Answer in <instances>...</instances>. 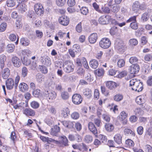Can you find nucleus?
Segmentation results:
<instances>
[{
	"label": "nucleus",
	"instance_id": "f3484780",
	"mask_svg": "<svg viewBox=\"0 0 152 152\" xmlns=\"http://www.w3.org/2000/svg\"><path fill=\"white\" fill-rule=\"evenodd\" d=\"M26 5L24 4L20 3L17 5V7L18 12L21 13H24L26 10Z\"/></svg>",
	"mask_w": 152,
	"mask_h": 152
},
{
	"label": "nucleus",
	"instance_id": "a878e982",
	"mask_svg": "<svg viewBox=\"0 0 152 152\" xmlns=\"http://www.w3.org/2000/svg\"><path fill=\"white\" fill-rule=\"evenodd\" d=\"M91 91L89 88H86L83 90V95L88 98H90L91 96Z\"/></svg>",
	"mask_w": 152,
	"mask_h": 152
},
{
	"label": "nucleus",
	"instance_id": "37998d69",
	"mask_svg": "<svg viewBox=\"0 0 152 152\" xmlns=\"http://www.w3.org/2000/svg\"><path fill=\"white\" fill-rule=\"evenodd\" d=\"M53 131V132L52 131L51 132V134L53 135H56V133L59 132L60 131V128L59 126H55L54 127V130Z\"/></svg>",
	"mask_w": 152,
	"mask_h": 152
},
{
	"label": "nucleus",
	"instance_id": "864d4df0",
	"mask_svg": "<svg viewBox=\"0 0 152 152\" xmlns=\"http://www.w3.org/2000/svg\"><path fill=\"white\" fill-rule=\"evenodd\" d=\"M94 121V124L98 127H100L101 124V120L99 118H94V120L91 119Z\"/></svg>",
	"mask_w": 152,
	"mask_h": 152
},
{
	"label": "nucleus",
	"instance_id": "6e6d98bb",
	"mask_svg": "<svg viewBox=\"0 0 152 152\" xmlns=\"http://www.w3.org/2000/svg\"><path fill=\"white\" fill-rule=\"evenodd\" d=\"M148 18L149 16L147 13L146 12L144 13L142 16L141 19H142L143 22L147 21Z\"/></svg>",
	"mask_w": 152,
	"mask_h": 152
},
{
	"label": "nucleus",
	"instance_id": "f03ea898",
	"mask_svg": "<svg viewBox=\"0 0 152 152\" xmlns=\"http://www.w3.org/2000/svg\"><path fill=\"white\" fill-rule=\"evenodd\" d=\"M20 79V77L19 75H17L15 79V84H14L13 80L11 78H9L6 81V85L7 88L8 90L12 89L14 86L15 88H16L18 86V84Z\"/></svg>",
	"mask_w": 152,
	"mask_h": 152
},
{
	"label": "nucleus",
	"instance_id": "680f3d73",
	"mask_svg": "<svg viewBox=\"0 0 152 152\" xmlns=\"http://www.w3.org/2000/svg\"><path fill=\"white\" fill-rule=\"evenodd\" d=\"M75 0H68L67 4L70 7L74 6L75 4Z\"/></svg>",
	"mask_w": 152,
	"mask_h": 152
},
{
	"label": "nucleus",
	"instance_id": "c85d7f7f",
	"mask_svg": "<svg viewBox=\"0 0 152 152\" xmlns=\"http://www.w3.org/2000/svg\"><path fill=\"white\" fill-rule=\"evenodd\" d=\"M106 130L108 132H112L114 129V127L113 125L110 123L106 124L105 125Z\"/></svg>",
	"mask_w": 152,
	"mask_h": 152
},
{
	"label": "nucleus",
	"instance_id": "58836bf2",
	"mask_svg": "<svg viewBox=\"0 0 152 152\" xmlns=\"http://www.w3.org/2000/svg\"><path fill=\"white\" fill-rule=\"evenodd\" d=\"M28 71L26 67H23L22 70L21 76L23 77H25L27 75Z\"/></svg>",
	"mask_w": 152,
	"mask_h": 152
},
{
	"label": "nucleus",
	"instance_id": "2eb2a0df",
	"mask_svg": "<svg viewBox=\"0 0 152 152\" xmlns=\"http://www.w3.org/2000/svg\"><path fill=\"white\" fill-rule=\"evenodd\" d=\"M98 38L97 34L94 33L91 34L88 37V41L90 43L94 44L96 42Z\"/></svg>",
	"mask_w": 152,
	"mask_h": 152
},
{
	"label": "nucleus",
	"instance_id": "09e8293b",
	"mask_svg": "<svg viewBox=\"0 0 152 152\" xmlns=\"http://www.w3.org/2000/svg\"><path fill=\"white\" fill-rule=\"evenodd\" d=\"M31 106L33 108L37 109L39 107V104L38 102L34 101L31 103Z\"/></svg>",
	"mask_w": 152,
	"mask_h": 152
},
{
	"label": "nucleus",
	"instance_id": "052dcab7",
	"mask_svg": "<svg viewBox=\"0 0 152 152\" xmlns=\"http://www.w3.org/2000/svg\"><path fill=\"white\" fill-rule=\"evenodd\" d=\"M144 148L146 152H152V147L149 145H145L144 146Z\"/></svg>",
	"mask_w": 152,
	"mask_h": 152
},
{
	"label": "nucleus",
	"instance_id": "338daca9",
	"mask_svg": "<svg viewBox=\"0 0 152 152\" xmlns=\"http://www.w3.org/2000/svg\"><path fill=\"white\" fill-rule=\"evenodd\" d=\"M28 105L27 103L25 102L24 103L23 102H21L20 103L18 104V106L20 107V109H21L22 108H24L27 107Z\"/></svg>",
	"mask_w": 152,
	"mask_h": 152
},
{
	"label": "nucleus",
	"instance_id": "e433bc0d",
	"mask_svg": "<svg viewBox=\"0 0 152 152\" xmlns=\"http://www.w3.org/2000/svg\"><path fill=\"white\" fill-rule=\"evenodd\" d=\"M96 71V75L99 77L103 76L104 74V70L102 68L98 69Z\"/></svg>",
	"mask_w": 152,
	"mask_h": 152
},
{
	"label": "nucleus",
	"instance_id": "13d9d810",
	"mask_svg": "<svg viewBox=\"0 0 152 152\" xmlns=\"http://www.w3.org/2000/svg\"><path fill=\"white\" fill-rule=\"evenodd\" d=\"M80 115L79 113L76 112L73 113L71 115V118L74 119H77L79 118Z\"/></svg>",
	"mask_w": 152,
	"mask_h": 152
},
{
	"label": "nucleus",
	"instance_id": "4468645a",
	"mask_svg": "<svg viewBox=\"0 0 152 152\" xmlns=\"http://www.w3.org/2000/svg\"><path fill=\"white\" fill-rule=\"evenodd\" d=\"M106 86L107 88L110 90L115 89L117 87L116 83L113 81H107L105 83Z\"/></svg>",
	"mask_w": 152,
	"mask_h": 152
},
{
	"label": "nucleus",
	"instance_id": "8fccbe9b",
	"mask_svg": "<svg viewBox=\"0 0 152 152\" xmlns=\"http://www.w3.org/2000/svg\"><path fill=\"white\" fill-rule=\"evenodd\" d=\"M125 63L124 60L122 59H119L117 62V65L119 67H122L124 66Z\"/></svg>",
	"mask_w": 152,
	"mask_h": 152
},
{
	"label": "nucleus",
	"instance_id": "603ef678",
	"mask_svg": "<svg viewBox=\"0 0 152 152\" xmlns=\"http://www.w3.org/2000/svg\"><path fill=\"white\" fill-rule=\"evenodd\" d=\"M7 24L6 23H3L0 25V32L4 31L6 28Z\"/></svg>",
	"mask_w": 152,
	"mask_h": 152
},
{
	"label": "nucleus",
	"instance_id": "c03bdc74",
	"mask_svg": "<svg viewBox=\"0 0 152 152\" xmlns=\"http://www.w3.org/2000/svg\"><path fill=\"white\" fill-rule=\"evenodd\" d=\"M127 116V114L125 112L123 111L121 113L119 117L120 120L123 121L125 120Z\"/></svg>",
	"mask_w": 152,
	"mask_h": 152
},
{
	"label": "nucleus",
	"instance_id": "bb28decb",
	"mask_svg": "<svg viewBox=\"0 0 152 152\" xmlns=\"http://www.w3.org/2000/svg\"><path fill=\"white\" fill-rule=\"evenodd\" d=\"M144 97L143 96H137L136 99V102L140 105L142 104L145 101Z\"/></svg>",
	"mask_w": 152,
	"mask_h": 152
},
{
	"label": "nucleus",
	"instance_id": "6ab92c4d",
	"mask_svg": "<svg viewBox=\"0 0 152 152\" xmlns=\"http://www.w3.org/2000/svg\"><path fill=\"white\" fill-rule=\"evenodd\" d=\"M109 16H102L100 17L99 19V23L102 24H106L108 23Z\"/></svg>",
	"mask_w": 152,
	"mask_h": 152
},
{
	"label": "nucleus",
	"instance_id": "39448f33",
	"mask_svg": "<svg viewBox=\"0 0 152 152\" xmlns=\"http://www.w3.org/2000/svg\"><path fill=\"white\" fill-rule=\"evenodd\" d=\"M145 7L144 4H141L139 1H136L134 2L132 6V9L134 12H137L140 10H142Z\"/></svg>",
	"mask_w": 152,
	"mask_h": 152
},
{
	"label": "nucleus",
	"instance_id": "3c124183",
	"mask_svg": "<svg viewBox=\"0 0 152 152\" xmlns=\"http://www.w3.org/2000/svg\"><path fill=\"white\" fill-rule=\"evenodd\" d=\"M40 90L38 89H34L32 92L33 95L36 97H38L39 96L40 94Z\"/></svg>",
	"mask_w": 152,
	"mask_h": 152
},
{
	"label": "nucleus",
	"instance_id": "5fc2aeb1",
	"mask_svg": "<svg viewBox=\"0 0 152 152\" xmlns=\"http://www.w3.org/2000/svg\"><path fill=\"white\" fill-rule=\"evenodd\" d=\"M2 59H1L0 67L1 69H3L4 66V61L6 60V56L4 55H2L1 56V58Z\"/></svg>",
	"mask_w": 152,
	"mask_h": 152
},
{
	"label": "nucleus",
	"instance_id": "2f4dec72",
	"mask_svg": "<svg viewBox=\"0 0 152 152\" xmlns=\"http://www.w3.org/2000/svg\"><path fill=\"white\" fill-rule=\"evenodd\" d=\"M138 59L136 56H132L129 58V62L133 64L138 63Z\"/></svg>",
	"mask_w": 152,
	"mask_h": 152
},
{
	"label": "nucleus",
	"instance_id": "f257e3e1",
	"mask_svg": "<svg viewBox=\"0 0 152 152\" xmlns=\"http://www.w3.org/2000/svg\"><path fill=\"white\" fill-rule=\"evenodd\" d=\"M129 86H132V89L138 92L141 91L143 87L142 83L137 79H132L129 81Z\"/></svg>",
	"mask_w": 152,
	"mask_h": 152
},
{
	"label": "nucleus",
	"instance_id": "0eeeda50",
	"mask_svg": "<svg viewBox=\"0 0 152 152\" xmlns=\"http://www.w3.org/2000/svg\"><path fill=\"white\" fill-rule=\"evenodd\" d=\"M34 9L38 15L40 16L43 15L44 13V8L41 4H36L34 6Z\"/></svg>",
	"mask_w": 152,
	"mask_h": 152
},
{
	"label": "nucleus",
	"instance_id": "423d86ee",
	"mask_svg": "<svg viewBox=\"0 0 152 152\" xmlns=\"http://www.w3.org/2000/svg\"><path fill=\"white\" fill-rule=\"evenodd\" d=\"M125 45L123 41L120 39H117L115 41L114 47L116 49L121 52L123 51L125 48Z\"/></svg>",
	"mask_w": 152,
	"mask_h": 152
},
{
	"label": "nucleus",
	"instance_id": "ea45409f",
	"mask_svg": "<svg viewBox=\"0 0 152 152\" xmlns=\"http://www.w3.org/2000/svg\"><path fill=\"white\" fill-rule=\"evenodd\" d=\"M84 140L86 142L90 143L92 141L93 137L91 136L90 135H87L85 136Z\"/></svg>",
	"mask_w": 152,
	"mask_h": 152
},
{
	"label": "nucleus",
	"instance_id": "ddd939ff",
	"mask_svg": "<svg viewBox=\"0 0 152 152\" xmlns=\"http://www.w3.org/2000/svg\"><path fill=\"white\" fill-rule=\"evenodd\" d=\"M88 128L89 130L95 135L97 134V130L94 124L92 122H90L88 124Z\"/></svg>",
	"mask_w": 152,
	"mask_h": 152
},
{
	"label": "nucleus",
	"instance_id": "6e6552de",
	"mask_svg": "<svg viewBox=\"0 0 152 152\" xmlns=\"http://www.w3.org/2000/svg\"><path fill=\"white\" fill-rule=\"evenodd\" d=\"M83 98L81 96L78 94H74L72 97V101L75 104H79L82 102Z\"/></svg>",
	"mask_w": 152,
	"mask_h": 152
},
{
	"label": "nucleus",
	"instance_id": "20e7f679",
	"mask_svg": "<svg viewBox=\"0 0 152 152\" xmlns=\"http://www.w3.org/2000/svg\"><path fill=\"white\" fill-rule=\"evenodd\" d=\"M111 42L110 39L105 37L102 38L99 42L100 46L104 49L108 48L110 46Z\"/></svg>",
	"mask_w": 152,
	"mask_h": 152
},
{
	"label": "nucleus",
	"instance_id": "72a5a7b5",
	"mask_svg": "<svg viewBox=\"0 0 152 152\" xmlns=\"http://www.w3.org/2000/svg\"><path fill=\"white\" fill-rule=\"evenodd\" d=\"M6 4L8 7H12L15 5L16 1L15 0H7Z\"/></svg>",
	"mask_w": 152,
	"mask_h": 152
},
{
	"label": "nucleus",
	"instance_id": "1a4fd4ad",
	"mask_svg": "<svg viewBox=\"0 0 152 152\" xmlns=\"http://www.w3.org/2000/svg\"><path fill=\"white\" fill-rule=\"evenodd\" d=\"M46 97L50 100L54 99L56 96V93L54 91H45L44 92Z\"/></svg>",
	"mask_w": 152,
	"mask_h": 152
},
{
	"label": "nucleus",
	"instance_id": "79ce46f5",
	"mask_svg": "<svg viewBox=\"0 0 152 152\" xmlns=\"http://www.w3.org/2000/svg\"><path fill=\"white\" fill-rule=\"evenodd\" d=\"M137 40L135 39H130L129 41V44L132 46H135L138 44Z\"/></svg>",
	"mask_w": 152,
	"mask_h": 152
},
{
	"label": "nucleus",
	"instance_id": "dca6fc26",
	"mask_svg": "<svg viewBox=\"0 0 152 152\" xmlns=\"http://www.w3.org/2000/svg\"><path fill=\"white\" fill-rule=\"evenodd\" d=\"M12 61L14 66L16 67H19L21 64L20 60L17 57H12Z\"/></svg>",
	"mask_w": 152,
	"mask_h": 152
},
{
	"label": "nucleus",
	"instance_id": "69168bd1",
	"mask_svg": "<svg viewBox=\"0 0 152 152\" xmlns=\"http://www.w3.org/2000/svg\"><path fill=\"white\" fill-rule=\"evenodd\" d=\"M130 27L134 29H137L138 28V26L136 22L131 23L130 24Z\"/></svg>",
	"mask_w": 152,
	"mask_h": 152
},
{
	"label": "nucleus",
	"instance_id": "cd10ccee",
	"mask_svg": "<svg viewBox=\"0 0 152 152\" xmlns=\"http://www.w3.org/2000/svg\"><path fill=\"white\" fill-rule=\"evenodd\" d=\"M90 66L92 68L95 69L98 66V63L97 60L93 59L90 61Z\"/></svg>",
	"mask_w": 152,
	"mask_h": 152
},
{
	"label": "nucleus",
	"instance_id": "a19ab883",
	"mask_svg": "<svg viewBox=\"0 0 152 152\" xmlns=\"http://www.w3.org/2000/svg\"><path fill=\"white\" fill-rule=\"evenodd\" d=\"M66 0H56L57 5L59 7H61L63 6L65 3Z\"/></svg>",
	"mask_w": 152,
	"mask_h": 152
},
{
	"label": "nucleus",
	"instance_id": "f8f14e48",
	"mask_svg": "<svg viewBox=\"0 0 152 152\" xmlns=\"http://www.w3.org/2000/svg\"><path fill=\"white\" fill-rule=\"evenodd\" d=\"M42 63L44 64L49 65L51 64L50 58L46 56H42L40 58Z\"/></svg>",
	"mask_w": 152,
	"mask_h": 152
},
{
	"label": "nucleus",
	"instance_id": "aec40b11",
	"mask_svg": "<svg viewBox=\"0 0 152 152\" xmlns=\"http://www.w3.org/2000/svg\"><path fill=\"white\" fill-rule=\"evenodd\" d=\"M63 125L66 127L72 129L73 128L74 124V122L69 121H64L62 122Z\"/></svg>",
	"mask_w": 152,
	"mask_h": 152
},
{
	"label": "nucleus",
	"instance_id": "4d7b16f0",
	"mask_svg": "<svg viewBox=\"0 0 152 152\" xmlns=\"http://www.w3.org/2000/svg\"><path fill=\"white\" fill-rule=\"evenodd\" d=\"M81 13L84 15H86L88 13V10L86 7H82L80 10Z\"/></svg>",
	"mask_w": 152,
	"mask_h": 152
},
{
	"label": "nucleus",
	"instance_id": "de8ad7c7",
	"mask_svg": "<svg viewBox=\"0 0 152 152\" xmlns=\"http://www.w3.org/2000/svg\"><path fill=\"white\" fill-rule=\"evenodd\" d=\"M144 59L147 62L150 61L152 60V55L150 54H147L144 57Z\"/></svg>",
	"mask_w": 152,
	"mask_h": 152
},
{
	"label": "nucleus",
	"instance_id": "9d476101",
	"mask_svg": "<svg viewBox=\"0 0 152 152\" xmlns=\"http://www.w3.org/2000/svg\"><path fill=\"white\" fill-rule=\"evenodd\" d=\"M140 68V66L138 64H133L130 66L129 69V72L131 74H136L139 72Z\"/></svg>",
	"mask_w": 152,
	"mask_h": 152
},
{
	"label": "nucleus",
	"instance_id": "7c9ffc66",
	"mask_svg": "<svg viewBox=\"0 0 152 152\" xmlns=\"http://www.w3.org/2000/svg\"><path fill=\"white\" fill-rule=\"evenodd\" d=\"M20 43L22 45L26 46L29 44V41L27 38H23L20 39Z\"/></svg>",
	"mask_w": 152,
	"mask_h": 152
},
{
	"label": "nucleus",
	"instance_id": "a211bd4d",
	"mask_svg": "<svg viewBox=\"0 0 152 152\" xmlns=\"http://www.w3.org/2000/svg\"><path fill=\"white\" fill-rule=\"evenodd\" d=\"M60 143H62L63 145L65 146H66L68 145V140L66 137L65 136H61L59 137Z\"/></svg>",
	"mask_w": 152,
	"mask_h": 152
},
{
	"label": "nucleus",
	"instance_id": "7ed1b4c3",
	"mask_svg": "<svg viewBox=\"0 0 152 152\" xmlns=\"http://www.w3.org/2000/svg\"><path fill=\"white\" fill-rule=\"evenodd\" d=\"M61 63L59 62L60 65H56V66L58 67H59L61 68L62 67L64 66V70L67 73H70L72 72L74 70V65L71 62H68L66 63H65L64 65L61 64Z\"/></svg>",
	"mask_w": 152,
	"mask_h": 152
},
{
	"label": "nucleus",
	"instance_id": "412c9836",
	"mask_svg": "<svg viewBox=\"0 0 152 152\" xmlns=\"http://www.w3.org/2000/svg\"><path fill=\"white\" fill-rule=\"evenodd\" d=\"M2 77L4 79H7L10 75V72L9 69L5 68L1 71Z\"/></svg>",
	"mask_w": 152,
	"mask_h": 152
},
{
	"label": "nucleus",
	"instance_id": "c756f323",
	"mask_svg": "<svg viewBox=\"0 0 152 152\" xmlns=\"http://www.w3.org/2000/svg\"><path fill=\"white\" fill-rule=\"evenodd\" d=\"M21 60L23 64L26 66H28L30 64V60L27 57L23 56L21 58Z\"/></svg>",
	"mask_w": 152,
	"mask_h": 152
},
{
	"label": "nucleus",
	"instance_id": "9b49d317",
	"mask_svg": "<svg viewBox=\"0 0 152 152\" xmlns=\"http://www.w3.org/2000/svg\"><path fill=\"white\" fill-rule=\"evenodd\" d=\"M58 21L60 24L64 26H67L69 23L68 18L64 15L60 17L58 19Z\"/></svg>",
	"mask_w": 152,
	"mask_h": 152
},
{
	"label": "nucleus",
	"instance_id": "393cba45",
	"mask_svg": "<svg viewBox=\"0 0 152 152\" xmlns=\"http://www.w3.org/2000/svg\"><path fill=\"white\" fill-rule=\"evenodd\" d=\"M18 87L20 91L24 92L28 89L27 85L25 83H21L19 84Z\"/></svg>",
	"mask_w": 152,
	"mask_h": 152
},
{
	"label": "nucleus",
	"instance_id": "e2e57ef3",
	"mask_svg": "<svg viewBox=\"0 0 152 152\" xmlns=\"http://www.w3.org/2000/svg\"><path fill=\"white\" fill-rule=\"evenodd\" d=\"M69 113V110L68 108H67L65 111H63L62 113V114L64 118H66L67 117Z\"/></svg>",
	"mask_w": 152,
	"mask_h": 152
},
{
	"label": "nucleus",
	"instance_id": "c9c22d12",
	"mask_svg": "<svg viewBox=\"0 0 152 152\" xmlns=\"http://www.w3.org/2000/svg\"><path fill=\"white\" fill-rule=\"evenodd\" d=\"M124 132L125 134H130V135L132 136H135V133L132 130L129 129H125L124 130Z\"/></svg>",
	"mask_w": 152,
	"mask_h": 152
},
{
	"label": "nucleus",
	"instance_id": "4be33fe9",
	"mask_svg": "<svg viewBox=\"0 0 152 152\" xmlns=\"http://www.w3.org/2000/svg\"><path fill=\"white\" fill-rule=\"evenodd\" d=\"M23 113L27 116H33L35 115L34 111L29 108L25 109L23 111Z\"/></svg>",
	"mask_w": 152,
	"mask_h": 152
},
{
	"label": "nucleus",
	"instance_id": "5701e85b",
	"mask_svg": "<svg viewBox=\"0 0 152 152\" xmlns=\"http://www.w3.org/2000/svg\"><path fill=\"white\" fill-rule=\"evenodd\" d=\"M122 136L119 134H116L114 137V141L118 144L122 143Z\"/></svg>",
	"mask_w": 152,
	"mask_h": 152
},
{
	"label": "nucleus",
	"instance_id": "0e129e2a",
	"mask_svg": "<svg viewBox=\"0 0 152 152\" xmlns=\"http://www.w3.org/2000/svg\"><path fill=\"white\" fill-rule=\"evenodd\" d=\"M49 111L52 114L55 115L56 112V110L53 107L51 106L48 108Z\"/></svg>",
	"mask_w": 152,
	"mask_h": 152
},
{
	"label": "nucleus",
	"instance_id": "a18cd8bd",
	"mask_svg": "<svg viewBox=\"0 0 152 152\" xmlns=\"http://www.w3.org/2000/svg\"><path fill=\"white\" fill-rule=\"evenodd\" d=\"M61 97L64 100H66L69 98V95L68 93L66 91L62 92L61 93Z\"/></svg>",
	"mask_w": 152,
	"mask_h": 152
},
{
	"label": "nucleus",
	"instance_id": "bf43d9fd",
	"mask_svg": "<svg viewBox=\"0 0 152 152\" xmlns=\"http://www.w3.org/2000/svg\"><path fill=\"white\" fill-rule=\"evenodd\" d=\"M120 7L119 5H114L111 9V10L114 12H117L119 10Z\"/></svg>",
	"mask_w": 152,
	"mask_h": 152
},
{
	"label": "nucleus",
	"instance_id": "774afa93",
	"mask_svg": "<svg viewBox=\"0 0 152 152\" xmlns=\"http://www.w3.org/2000/svg\"><path fill=\"white\" fill-rule=\"evenodd\" d=\"M75 128L77 131H80L82 129V125L79 122H77L75 124Z\"/></svg>",
	"mask_w": 152,
	"mask_h": 152
},
{
	"label": "nucleus",
	"instance_id": "473e14b6",
	"mask_svg": "<svg viewBox=\"0 0 152 152\" xmlns=\"http://www.w3.org/2000/svg\"><path fill=\"white\" fill-rule=\"evenodd\" d=\"M123 96L122 95L118 94L114 96L113 99L116 101L119 102L123 99Z\"/></svg>",
	"mask_w": 152,
	"mask_h": 152
},
{
	"label": "nucleus",
	"instance_id": "b1692460",
	"mask_svg": "<svg viewBox=\"0 0 152 152\" xmlns=\"http://www.w3.org/2000/svg\"><path fill=\"white\" fill-rule=\"evenodd\" d=\"M44 76L40 73L37 74L36 76V80L39 83H41L44 80Z\"/></svg>",
	"mask_w": 152,
	"mask_h": 152
},
{
	"label": "nucleus",
	"instance_id": "f704fd0d",
	"mask_svg": "<svg viewBox=\"0 0 152 152\" xmlns=\"http://www.w3.org/2000/svg\"><path fill=\"white\" fill-rule=\"evenodd\" d=\"M15 46L14 44H9L7 47V49L8 51L10 53L13 52L15 49Z\"/></svg>",
	"mask_w": 152,
	"mask_h": 152
},
{
	"label": "nucleus",
	"instance_id": "4c0bfd02",
	"mask_svg": "<svg viewBox=\"0 0 152 152\" xmlns=\"http://www.w3.org/2000/svg\"><path fill=\"white\" fill-rule=\"evenodd\" d=\"M126 144L127 147H131L134 145V143L133 141L131 139H128L126 140Z\"/></svg>",
	"mask_w": 152,
	"mask_h": 152
},
{
	"label": "nucleus",
	"instance_id": "49530a36",
	"mask_svg": "<svg viewBox=\"0 0 152 152\" xmlns=\"http://www.w3.org/2000/svg\"><path fill=\"white\" fill-rule=\"evenodd\" d=\"M46 142L49 144L53 143L59 144L60 143L59 142H58V141L55 140L53 139L48 137H47V140Z\"/></svg>",
	"mask_w": 152,
	"mask_h": 152
}]
</instances>
